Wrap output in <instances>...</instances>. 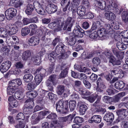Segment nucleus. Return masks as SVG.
Masks as SVG:
<instances>
[{"label": "nucleus", "mask_w": 128, "mask_h": 128, "mask_svg": "<svg viewBox=\"0 0 128 128\" xmlns=\"http://www.w3.org/2000/svg\"><path fill=\"white\" fill-rule=\"evenodd\" d=\"M71 9L73 19H72L71 17H68L66 21L65 24L62 22L61 24H60L58 27L54 28V31L58 32L62 29L64 30H66V31H71L72 28L75 22V20L74 19L77 16L76 8L73 7Z\"/></svg>", "instance_id": "1"}, {"label": "nucleus", "mask_w": 128, "mask_h": 128, "mask_svg": "<svg viewBox=\"0 0 128 128\" xmlns=\"http://www.w3.org/2000/svg\"><path fill=\"white\" fill-rule=\"evenodd\" d=\"M68 101H64L63 100L57 102L56 104L57 111L62 114L67 113L68 112Z\"/></svg>", "instance_id": "2"}, {"label": "nucleus", "mask_w": 128, "mask_h": 128, "mask_svg": "<svg viewBox=\"0 0 128 128\" xmlns=\"http://www.w3.org/2000/svg\"><path fill=\"white\" fill-rule=\"evenodd\" d=\"M17 13L16 10L13 8H8L5 12L6 18L9 20L12 19L15 16Z\"/></svg>", "instance_id": "3"}, {"label": "nucleus", "mask_w": 128, "mask_h": 128, "mask_svg": "<svg viewBox=\"0 0 128 128\" xmlns=\"http://www.w3.org/2000/svg\"><path fill=\"white\" fill-rule=\"evenodd\" d=\"M84 32V31L80 28L78 24V23H76V26H75L73 31V33L74 34V35L75 36H77L78 37L82 38L83 36Z\"/></svg>", "instance_id": "4"}, {"label": "nucleus", "mask_w": 128, "mask_h": 128, "mask_svg": "<svg viewBox=\"0 0 128 128\" xmlns=\"http://www.w3.org/2000/svg\"><path fill=\"white\" fill-rule=\"evenodd\" d=\"M34 4L35 6V9L36 12L39 14L44 15V10L42 6V4H40L37 0L35 1Z\"/></svg>", "instance_id": "5"}, {"label": "nucleus", "mask_w": 128, "mask_h": 128, "mask_svg": "<svg viewBox=\"0 0 128 128\" xmlns=\"http://www.w3.org/2000/svg\"><path fill=\"white\" fill-rule=\"evenodd\" d=\"M116 113L118 116V119L119 121L124 120L127 116V111L125 109H119L116 110Z\"/></svg>", "instance_id": "6"}, {"label": "nucleus", "mask_w": 128, "mask_h": 128, "mask_svg": "<svg viewBox=\"0 0 128 128\" xmlns=\"http://www.w3.org/2000/svg\"><path fill=\"white\" fill-rule=\"evenodd\" d=\"M11 63L9 61H7L2 63L0 66V70L2 73L7 71L10 68Z\"/></svg>", "instance_id": "7"}, {"label": "nucleus", "mask_w": 128, "mask_h": 128, "mask_svg": "<svg viewBox=\"0 0 128 128\" xmlns=\"http://www.w3.org/2000/svg\"><path fill=\"white\" fill-rule=\"evenodd\" d=\"M106 3L105 1L102 0L101 1L97 2L96 3L95 5L101 10H111V8H110V7H108L107 4L106 6Z\"/></svg>", "instance_id": "8"}, {"label": "nucleus", "mask_w": 128, "mask_h": 128, "mask_svg": "<svg viewBox=\"0 0 128 128\" xmlns=\"http://www.w3.org/2000/svg\"><path fill=\"white\" fill-rule=\"evenodd\" d=\"M57 6L54 4L48 5L46 7V10L49 14L54 13L56 12L58 10Z\"/></svg>", "instance_id": "9"}, {"label": "nucleus", "mask_w": 128, "mask_h": 128, "mask_svg": "<svg viewBox=\"0 0 128 128\" xmlns=\"http://www.w3.org/2000/svg\"><path fill=\"white\" fill-rule=\"evenodd\" d=\"M39 40L38 37L33 36L28 39V42L30 45L35 46L38 44Z\"/></svg>", "instance_id": "10"}, {"label": "nucleus", "mask_w": 128, "mask_h": 128, "mask_svg": "<svg viewBox=\"0 0 128 128\" xmlns=\"http://www.w3.org/2000/svg\"><path fill=\"white\" fill-rule=\"evenodd\" d=\"M47 30V29L46 27L42 26L41 28V29L38 31V35L39 37H41V40H45L46 34Z\"/></svg>", "instance_id": "11"}, {"label": "nucleus", "mask_w": 128, "mask_h": 128, "mask_svg": "<svg viewBox=\"0 0 128 128\" xmlns=\"http://www.w3.org/2000/svg\"><path fill=\"white\" fill-rule=\"evenodd\" d=\"M126 38H124L122 40L124 43L120 41L116 43V46L118 49L120 50H125L127 48V46H126L127 43L126 42Z\"/></svg>", "instance_id": "12"}, {"label": "nucleus", "mask_w": 128, "mask_h": 128, "mask_svg": "<svg viewBox=\"0 0 128 128\" xmlns=\"http://www.w3.org/2000/svg\"><path fill=\"white\" fill-rule=\"evenodd\" d=\"M66 39L68 44L70 46L74 45L76 42V39L74 35L67 37Z\"/></svg>", "instance_id": "13"}, {"label": "nucleus", "mask_w": 128, "mask_h": 128, "mask_svg": "<svg viewBox=\"0 0 128 128\" xmlns=\"http://www.w3.org/2000/svg\"><path fill=\"white\" fill-rule=\"evenodd\" d=\"M63 44L61 43V45L58 44L56 47L55 52H54L56 54V56L59 54H62L65 52V51L64 49V46Z\"/></svg>", "instance_id": "14"}, {"label": "nucleus", "mask_w": 128, "mask_h": 128, "mask_svg": "<svg viewBox=\"0 0 128 128\" xmlns=\"http://www.w3.org/2000/svg\"><path fill=\"white\" fill-rule=\"evenodd\" d=\"M78 104L80 106L79 111L80 114L81 115L84 114L88 109L87 106L85 104H83L81 101L79 102Z\"/></svg>", "instance_id": "15"}, {"label": "nucleus", "mask_w": 128, "mask_h": 128, "mask_svg": "<svg viewBox=\"0 0 128 128\" xmlns=\"http://www.w3.org/2000/svg\"><path fill=\"white\" fill-rule=\"evenodd\" d=\"M22 84L21 80L19 78H17L12 80L9 82V84L10 86L16 87Z\"/></svg>", "instance_id": "16"}, {"label": "nucleus", "mask_w": 128, "mask_h": 128, "mask_svg": "<svg viewBox=\"0 0 128 128\" xmlns=\"http://www.w3.org/2000/svg\"><path fill=\"white\" fill-rule=\"evenodd\" d=\"M101 120V117L100 116L98 115H94L88 120V122L90 123H98Z\"/></svg>", "instance_id": "17"}, {"label": "nucleus", "mask_w": 128, "mask_h": 128, "mask_svg": "<svg viewBox=\"0 0 128 128\" xmlns=\"http://www.w3.org/2000/svg\"><path fill=\"white\" fill-rule=\"evenodd\" d=\"M76 10L77 14L81 17H82L86 16V9L84 7L80 6L78 7Z\"/></svg>", "instance_id": "18"}, {"label": "nucleus", "mask_w": 128, "mask_h": 128, "mask_svg": "<svg viewBox=\"0 0 128 128\" xmlns=\"http://www.w3.org/2000/svg\"><path fill=\"white\" fill-rule=\"evenodd\" d=\"M114 118V114L112 112L107 113L104 117V120L107 122H112Z\"/></svg>", "instance_id": "19"}, {"label": "nucleus", "mask_w": 128, "mask_h": 128, "mask_svg": "<svg viewBox=\"0 0 128 128\" xmlns=\"http://www.w3.org/2000/svg\"><path fill=\"white\" fill-rule=\"evenodd\" d=\"M9 28L10 30L8 31L7 34L10 36L16 34L18 31L17 26L15 25L9 26Z\"/></svg>", "instance_id": "20"}, {"label": "nucleus", "mask_w": 128, "mask_h": 128, "mask_svg": "<svg viewBox=\"0 0 128 128\" xmlns=\"http://www.w3.org/2000/svg\"><path fill=\"white\" fill-rule=\"evenodd\" d=\"M31 54L30 51L27 50L24 51L22 54V58L23 60H29L31 58Z\"/></svg>", "instance_id": "21"}, {"label": "nucleus", "mask_w": 128, "mask_h": 128, "mask_svg": "<svg viewBox=\"0 0 128 128\" xmlns=\"http://www.w3.org/2000/svg\"><path fill=\"white\" fill-rule=\"evenodd\" d=\"M35 8V6L30 4H28L26 6V8L25 10L26 13L28 15H32V11L34 10V8Z\"/></svg>", "instance_id": "22"}, {"label": "nucleus", "mask_w": 128, "mask_h": 128, "mask_svg": "<svg viewBox=\"0 0 128 128\" xmlns=\"http://www.w3.org/2000/svg\"><path fill=\"white\" fill-rule=\"evenodd\" d=\"M105 16L108 20H113L116 18L114 14L110 11H108L105 14Z\"/></svg>", "instance_id": "23"}, {"label": "nucleus", "mask_w": 128, "mask_h": 128, "mask_svg": "<svg viewBox=\"0 0 128 128\" xmlns=\"http://www.w3.org/2000/svg\"><path fill=\"white\" fill-rule=\"evenodd\" d=\"M95 52L92 51L90 52H84L82 53V57L85 59H89L92 57L94 56Z\"/></svg>", "instance_id": "24"}, {"label": "nucleus", "mask_w": 128, "mask_h": 128, "mask_svg": "<svg viewBox=\"0 0 128 128\" xmlns=\"http://www.w3.org/2000/svg\"><path fill=\"white\" fill-rule=\"evenodd\" d=\"M25 107L28 108L30 109L32 108L34 105L33 100L30 99L27 100L25 101Z\"/></svg>", "instance_id": "25"}, {"label": "nucleus", "mask_w": 128, "mask_h": 128, "mask_svg": "<svg viewBox=\"0 0 128 128\" xmlns=\"http://www.w3.org/2000/svg\"><path fill=\"white\" fill-rule=\"evenodd\" d=\"M50 127L52 128H62L63 126L62 123L56 120L53 121V124H51Z\"/></svg>", "instance_id": "26"}, {"label": "nucleus", "mask_w": 128, "mask_h": 128, "mask_svg": "<svg viewBox=\"0 0 128 128\" xmlns=\"http://www.w3.org/2000/svg\"><path fill=\"white\" fill-rule=\"evenodd\" d=\"M97 33L98 36L100 38L103 37L107 34L106 32V31L105 29L103 28H98Z\"/></svg>", "instance_id": "27"}, {"label": "nucleus", "mask_w": 128, "mask_h": 128, "mask_svg": "<svg viewBox=\"0 0 128 128\" xmlns=\"http://www.w3.org/2000/svg\"><path fill=\"white\" fill-rule=\"evenodd\" d=\"M112 52L119 59H121L122 58V54L123 52L118 51L115 49H113Z\"/></svg>", "instance_id": "28"}, {"label": "nucleus", "mask_w": 128, "mask_h": 128, "mask_svg": "<svg viewBox=\"0 0 128 128\" xmlns=\"http://www.w3.org/2000/svg\"><path fill=\"white\" fill-rule=\"evenodd\" d=\"M33 76L30 74H25L23 77V79L26 82H29L31 81L33 79Z\"/></svg>", "instance_id": "29"}, {"label": "nucleus", "mask_w": 128, "mask_h": 128, "mask_svg": "<svg viewBox=\"0 0 128 128\" xmlns=\"http://www.w3.org/2000/svg\"><path fill=\"white\" fill-rule=\"evenodd\" d=\"M114 86L116 88L120 89L123 88L124 86V84L122 81L116 82L114 84Z\"/></svg>", "instance_id": "30"}, {"label": "nucleus", "mask_w": 128, "mask_h": 128, "mask_svg": "<svg viewBox=\"0 0 128 128\" xmlns=\"http://www.w3.org/2000/svg\"><path fill=\"white\" fill-rule=\"evenodd\" d=\"M65 86L63 85H60L58 86L57 88L56 92L58 95H62L65 90Z\"/></svg>", "instance_id": "31"}, {"label": "nucleus", "mask_w": 128, "mask_h": 128, "mask_svg": "<svg viewBox=\"0 0 128 128\" xmlns=\"http://www.w3.org/2000/svg\"><path fill=\"white\" fill-rule=\"evenodd\" d=\"M56 56V54L54 52H52L48 55V58L51 62H55Z\"/></svg>", "instance_id": "32"}, {"label": "nucleus", "mask_w": 128, "mask_h": 128, "mask_svg": "<svg viewBox=\"0 0 128 128\" xmlns=\"http://www.w3.org/2000/svg\"><path fill=\"white\" fill-rule=\"evenodd\" d=\"M78 92L82 96H88L90 95L91 92L89 91L80 88L78 89Z\"/></svg>", "instance_id": "33"}, {"label": "nucleus", "mask_w": 128, "mask_h": 128, "mask_svg": "<svg viewBox=\"0 0 128 128\" xmlns=\"http://www.w3.org/2000/svg\"><path fill=\"white\" fill-rule=\"evenodd\" d=\"M74 68L75 70L80 72H85L86 70V67H84L82 68L81 65H79L75 64L74 66Z\"/></svg>", "instance_id": "34"}, {"label": "nucleus", "mask_w": 128, "mask_h": 128, "mask_svg": "<svg viewBox=\"0 0 128 128\" xmlns=\"http://www.w3.org/2000/svg\"><path fill=\"white\" fill-rule=\"evenodd\" d=\"M46 72L45 70L42 68V67H40L38 68L35 72V73L40 75L43 76Z\"/></svg>", "instance_id": "35"}, {"label": "nucleus", "mask_w": 128, "mask_h": 128, "mask_svg": "<svg viewBox=\"0 0 128 128\" xmlns=\"http://www.w3.org/2000/svg\"><path fill=\"white\" fill-rule=\"evenodd\" d=\"M69 105L70 111L74 110L76 106V101L74 100H70L69 102Z\"/></svg>", "instance_id": "36"}, {"label": "nucleus", "mask_w": 128, "mask_h": 128, "mask_svg": "<svg viewBox=\"0 0 128 128\" xmlns=\"http://www.w3.org/2000/svg\"><path fill=\"white\" fill-rule=\"evenodd\" d=\"M58 56L59 59H64L68 58L71 54V52L70 51H68Z\"/></svg>", "instance_id": "37"}, {"label": "nucleus", "mask_w": 128, "mask_h": 128, "mask_svg": "<svg viewBox=\"0 0 128 128\" xmlns=\"http://www.w3.org/2000/svg\"><path fill=\"white\" fill-rule=\"evenodd\" d=\"M102 100L105 103H108L113 102V99L111 97L104 96L102 98Z\"/></svg>", "instance_id": "38"}, {"label": "nucleus", "mask_w": 128, "mask_h": 128, "mask_svg": "<svg viewBox=\"0 0 128 128\" xmlns=\"http://www.w3.org/2000/svg\"><path fill=\"white\" fill-rule=\"evenodd\" d=\"M68 70V68H66V69L62 71L60 74V78H65L67 75Z\"/></svg>", "instance_id": "39"}, {"label": "nucleus", "mask_w": 128, "mask_h": 128, "mask_svg": "<svg viewBox=\"0 0 128 128\" xmlns=\"http://www.w3.org/2000/svg\"><path fill=\"white\" fill-rule=\"evenodd\" d=\"M42 76L39 75H36L35 77V82L37 85L39 84L42 81Z\"/></svg>", "instance_id": "40"}, {"label": "nucleus", "mask_w": 128, "mask_h": 128, "mask_svg": "<svg viewBox=\"0 0 128 128\" xmlns=\"http://www.w3.org/2000/svg\"><path fill=\"white\" fill-rule=\"evenodd\" d=\"M30 32V30L27 27H24L22 29L21 34L23 36L28 35Z\"/></svg>", "instance_id": "41"}, {"label": "nucleus", "mask_w": 128, "mask_h": 128, "mask_svg": "<svg viewBox=\"0 0 128 128\" xmlns=\"http://www.w3.org/2000/svg\"><path fill=\"white\" fill-rule=\"evenodd\" d=\"M61 41L62 40L60 37H57L53 40L52 44L54 46H55L58 44L61 45V44L62 43Z\"/></svg>", "instance_id": "42"}, {"label": "nucleus", "mask_w": 128, "mask_h": 128, "mask_svg": "<svg viewBox=\"0 0 128 128\" xmlns=\"http://www.w3.org/2000/svg\"><path fill=\"white\" fill-rule=\"evenodd\" d=\"M6 30L3 28H0V36L5 38L7 36Z\"/></svg>", "instance_id": "43"}, {"label": "nucleus", "mask_w": 128, "mask_h": 128, "mask_svg": "<svg viewBox=\"0 0 128 128\" xmlns=\"http://www.w3.org/2000/svg\"><path fill=\"white\" fill-rule=\"evenodd\" d=\"M111 3L110 4H108V7H110V8H111H111L110 6L114 8L112 9H115L118 12L119 10L117 8L118 6V4L117 3L114 2H110Z\"/></svg>", "instance_id": "44"}, {"label": "nucleus", "mask_w": 128, "mask_h": 128, "mask_svg": "<svg viewBox=\"0 0 128 128\" xmlns=\"http://www.w3.org/2000/svg\"><path fill=\"white\" fill-rule=\"evenodd\" d=\"M128 12H124L122 14V17L123 21L125 22H128Z\"/></svg>", "instance_id": "45"}, {"label": "nucleus", "mask_w": 128, "mask_h": 128, "mask_svg": "<svg viewBox=\"0 0 128 128\" xmlns=\"http://www.w3.org/2000/svg\"><path fill=\"white\" fill-rule=\"evenodd\" d=\"M36 85L35 84L34 82H32L28 84L27 85L28 90H31L35 88L36 86Z\"/></svg>", "instance_id": "46"}, {"label": "nucleus", "mask_w": 128, "mask_h": 128, "mask_svg": "<svg viewBox=\"0 0 128 128\" xmlns=\"http://www.w3.org/2000/svg\"><path fill=\"white\" fill-rule=\"evenodd\" d=\"M83 119L82 118L76 116L74 118V122L76 124L80 123L83 122Z\"/></svg>", "instance_id": "47"}, {"label": "nucleus", "mask_w": 128, "mask_h": 128, "mask_svg": "<svg viewBox=\"0 0 128 128\" xmlns=\"http://www.w3.org/2000/svg\"><path fill=\"white\" fill-rule=\"evenodd\" d=\"M116 91H117L114 88H108L106 90L108 94L110 96L114 95Z\"/></svg>", "instance_id": "48"}, {"label": "nucleus", "mask_w": 128, "mask_h": 128, "mask_svg": "<svg viewBox=\"0 0 128 128\" xmlns=\"http://www.w3.org/2000/svg\"><path fill=\"white\" fill-rule=\"evenodd\" d=\"M98 36V34L96 31L91 30V34L89 37L92 39H95L97 38Z\"/></svg>", "instance_id": "49"}, {"label": "nucleus", "mask_w": 128, "mask_h": 128, "mask_svg": "<svg viewBox=\"0 0 128 128\" xmlns=\"http://www.w3.org/2000/svg\"><path fill=\"white\" fill-rule=\"evenodd\" d=\"M25 116L24 114L21 112L17 114L16 119L18 120H23L24 119Z\"/></svg>", "instance_id": "50"}, {"label": "nucleus", "mask_w": 128, "mask_h": 128, "mask_svg": "<svg viewBox=\"0 0 128 128\" xmlns=\"http://www.w3.org/2000/svg\"><path fill=\"white\" fill-rule=\"evenodd\" d=\"M101 96H98V95L96 98L97 100L96 101L94 104H92V105L96 107V106H98L99 104H100V100H101Z\"/></svg>", "instance_id": "51"}, {"label": "nucleus", "mask_w": 128, "mask_h": 128, "mask_svg": "<svg viewBox=\"0 0 128 128\" xmlns=\"http://www.w3.org/2000/svg\"><path fill=\"white\" fill-rule=\"evenodd\" d=\"M121 70L118 68L112 70L111 72V74L112 76L116 75V74H120L122 72Z\"/></svg>", "instance_id": "52"}, {"label": "nucleus", "mask_w": 128, "mask_h": 128, "mask_svg": "<svg viewBox=\"0 0 128 128\" xmlns=\"http://www.w3.org/2000/svg\"><path fill=\"white\" fill-rule=\"evenodd\" d=\"M24 3V1L22 0H19L18 1L16 2L15 4L14 7L16 8H20V6L23 4Z\"/></svg>", "instance_id": "53"}, {"label": "nucleus", "mask_w": 128, "mask_h": 128, "mask_svg": "<svg viewBox=\"0 0 128 128\" xmlns=\"http://www.w3.org/2000/svg\"><path fill=\"white\" fill-rule=\"evenodd\" d=\"M7 92L8 94L9 95H12L15 92V88L9 86L7 88Z\"/></svg>", "instance_id": "54"}, {"label": "nucleus", "mask_w": 128, "mask_h": 128, "mask_svg": "<svg viewBox=\"0 0 128 128\" xmlns=\"http://www.w3.org/2000/svg\"><path fill=\"white\" fill-rule=\"evenodd\" d=\"M10 106L12 108L16 107L18 105V103L16 100L14 99L11 102H9Z\"/></svg>", "instance_id": "55"}, {"label": "nucleus", "mask_w": 128, "mask_h": 128, "mask_svg": "<svg viewBox=\"0 0 128 128\" xmlns=\"http://www.w3.org/2000/svg\"><path fill=\"white\" fill-rule=\"evenodd\" d=\"M100 59L97 57L94 58L92 60V62L94 64L96 65H98L100 63Z\"/></svg>", "instance_id": "56"}, {"label": "nucleus", "mask_w": 128, "mask_h": 128, "mask_svg": "<svg viewBox=\"0 0 128 128\" xmlns=\"http://www.w3.org/2000/svg\"><path fill=\"white\" fill-rule=\"evenodd\" d=\"M41 57L40 56H38L37 54L35 58H34V61L35 63L37 65H39L41 62Z\"/></svg>", "instance_id": "57"}, {"label": "nucleus", "mask_w": 128, "mask_h": 128, "mask_svg": "<svg viewBox=\"0 0 128 128\" xmlns=\"http://www.w3.org/2000/svg\"><path fill=\"white\" fill-rule=\"evenodd\" d=\"M15 98L18 100H20L24 98V96L22 94H20L18 92H16L14 94Z\"/></svg>", "instance_id": "58"}, {"label": "nucleus", "mask_w": 128, "mask_h": 128, "mask_svg": "<svg viewBox=\"0 0 128 128\" xmlns=\"http://www.w3.org/2000/svg\"><path fill=\"white\" fill-rule=\"evenodd\" d=\"M51 82L52 81L49 80H48L46 82V85L50 91H52L53 90V87L52 86Z\"/></svg>", "instance_id": "59"}, {"label": "nucleus", "mask_w": 128, "mask_h": 128, "mask_svg": "<svg viewBox=\"0 0 128 128\" xmlns=\"http://www.w3.org/2000/svg\"><path fill=\"white\" fill-rule=\"evenodd\" d=\"M23 24L26 25L31 23L30 18H24L22 20Z\"/></svg>", "instance_id": "60"}, {"label": "nucleus", "mask_w": 128, "mask_h": 128, "mask_svg": "<svg viewBox=\"0 0 128 128\" xmlns=\"http://www.w3.org/2000/svg\"><path fill=\"white\" fill-rule=\"evenodd\" d=\"M65 117L66 122H67L68 123L70 122L73 118V116L71 114L65 116Z\"/></svg>", "instance_id": "61"}, {"label": "nucleus", "mask_w": 128, "mask_h": 128, "mask_svg": "<svg viewBox=\"0 0 128 128\" xmlns=\"http://www.w3.org/2000/svg\"><path fill=\"white\" fill-rule=\"evenodd\" d=\"M96 112H100L101 114H103L106 112V110L105 108H96Z\"/></svg>", "instance_id": "62"}, {"label": "nucleus", "mask_w": 128, "mask_h": 128, "mask_svg": "<svg viewBox=\"0 0 128 128\" xmlns=\"http://www.w3.org/2000/svg\"><path fill=\"white\" fill-rule=\"evenodd\" d=\"M31 109L28 108L26 107V108L24 109L23 112L24 114H30L32 112V111Z\"/></svg>", "instance_id": "63"}, {"label": "nucleus", "mask_w": 128, "mask_h": 128, "mask_svg": "<svg viewBox=\"0 0 128 128\" xmlns=\"http://www.w3.org/2000/svg\"><path fill=\"white\" fill-rule=\"evenodd\" d=\"M120 126L122 128H128V122L124 121L122 122Z\"/></svg>", "instance_id": "64"}]
</instances>
